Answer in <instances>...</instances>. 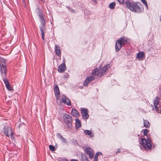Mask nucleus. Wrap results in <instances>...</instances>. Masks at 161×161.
Listing matches in <instances>:
<instances>
[{"label": "nucleus", "mask_w": 161, "mask_h": 161, "mask_svg": "<svg viewBox=\"0 0 161 161\" xmlns=\"http://www.w3.org/2000/svg\"><path fill=\"white\" fill-rule=\"evenodd\" d=\"M125 3L127 7L131 11L139 13L141 11L140 7V3L137 2L133 3L130 0H125Z\"/></svg>", "instance_id": "obj_1"}, {"label": "nucleus", "mask_w": 161, "mask_h": 161, "mask_svg": "<svg viewBox=\"0 0 161 161\" xmlns=\"http://www.w3.org/2000/svg\"><path fill=\"white\" fill-rule=\"evenodd\" d=\"M147 141L145 138H142L141 139L140 148L142 150L147 151L151 150L152 148L151 141L150 138H147Z\"/></svg>", "instance_id": "obj_2"}, {"label": "nucleus", "mask_w": 161, "mask_h": 161, "mask_svg": "<svg viewBox=\"0 0 161 161\" xmlns=\"http://www.w3.org/2000/svg\"><path fill=\"white\" fill-rule=\"evenodd\" d=\"M40 22L41 24V26H40V29L41 33L42 38L44 40V35L45 32V25L46 24L45 18H44V16L42 13H40L39 15Z\"/></svg>", "instance_id": "obj_3"}, {"label": "nucleus", "mask_w": 161, "mask_h": 161, "mask_svg": "<svg viewBox=\"0 0 161 161\" xmlns=\"http://www.w3.org/2000/svg\"><path fill=\"white\" fill-rule=\"evenodd\" d=\"M129 39L125 37H123L117 40L116 42L115 48L116 52H118L122 45H124L129 42Z\"/></svg>", "instance_id": "obj_4"}, {"label": "nucleus", "mask_w": 161, "mask_h": 161, "mask_svg": "<svg viewBox=\"0 0 161 161\" xmlns=\"http://www.w3.org/2000/svg\"><path fill=\"white\" fill-rule=\"evenodd\" d=\"M64 119L65 123L68 127L70 128L72 126V118L71 116L68 114H65L64 116Z\"/></svg>", "instance_id": "obj_5"}, {"label": "nucleus", "mask_w": 161, "mask_h": 161, "mask_svg": "<svg viewBox=\"0 0 161 161\" xmlns=\"http://www.w3.org/2000/svg\"><path fill=\"white\" fill-rule=\"evenodd\" d=\"M160 99L157 97L154 99L153 101L154 105L157 112H161V106L159 104Z\"/></svg>", "instance_id": "obj_6"}, {"label": "nucleus", "mask_w": 161, "mask_h": 161, "mask_svg": "<svg viewBox=\"0 0 161 161\" xmlns=\"http://www.w3.org/2000/svg\"><path fill=\"white\" fill-rule=\"evenodd\" d=\"M109 65L108 64L106 66H103L101 69L98 70V71L97 75L99 76H101L104 75L107 69L109 68Z\"/></svg>", "instance_id": "obj_7"}, {"label": "nucleus", "mask_w": 161, "mask_h": 161, "mask_svg": "<svg viewBox=\"0 0 161 161\" xmlns=\"http://www.w3.org/2000/svg\"><path fill=\"white\" fill-rule=\"evenodd\" d=\"M60 102L61 103H63L68 105L69 106L71 105L70 101L69 99L64 95L61 96Z\"/></svg>", "instance_id": "obj_8"}, {"label": "nucleus", "mask_w": 161, "mask_h": 161, "mask_svg": "<svg viewBox=\"0 0 161 161\" xmlns=\"http://www.w3.org/2000/svg\"><path fill=\"white\" fill-rule=\"evenodd\" d=\"M94 79L95 77L94 76H91L87 77L84 82V85L85 86H87L90 82L93 80Z\"/></svg>", "instance_id": "obj_9"}, {"label": "nucleus", "mask_w": 161, "mask_h": 161, "mask_svg": "<svg viewBox=\"0 0 161 161\" xmlns=\"http://www.w3.org/2000/svg\"><path fill=\"white\" fill-rule=\"evenodd\" d=\"M87 113L88 110L87 109H82L81 110V113L84 119H87L89 118V114Z\"/></svg>", "instance_id": "obj_10"}, {"label": "nucleus", "mask_w": 161, "mask_h": 161, "mask_svg": "<svg viewBox=\"0 0 161 161\" xmlns=\"http://www.w3.org/2000/svg\"><path fill=\"white\" fill-rule=\"evenodd\" d=\"M86 154L88 155L90 158H92L93 157V152L92 149L89 147L86 148L85 150Z\"/></svg>", "instance_id": "obj_11"}, {"label": "nucleus", "mask_w": 161, "mask_h": 161, "mask_svg": "<svg viewBox=\"0 0 161 161\" xmlns=\"http://www.w3.org/2000/svg\"><path fill=\"white\" fill-rule=\"evenodd\" d=\"M4 133L5 134L9 137L10 136H12L13 135V133L12 131V130L10 127L7 128L5 130Z\"/></svg>", "instance_id": "obj_12"}, {"label": "nucleus", "mask_w": 161, "mask_h": 161, "mask_svg": "<svg viewBox=\"0 0 161 161\" xmlns=\"http://www.w3.org/2000/svg\"><path fill=\"white\" fill-rule=\"evenodd\" d=\"M54 92L55 93V96L57 100L59 99V97L60 95V92L58 86L56 85L54 87Z\"/></svg>", "instance_id": "obj_13"}, {"label": "nucleus", "mask_w": 161, "mask_h": 161, "mask_svg": "<svg viewBox=\"0 0 161 161\" xmlns=\"http://www.w3.org/2000/svg\"><path fill=\"white\" fill-rule=\"evenodd\" d=\"M66 69L65 64H61L58 68L59 72L62 73Z\"/></svg>", "instance_id": "obj_14"}, {"label": "nucleus", "mask_w": 161, "mask_h": 161, "mask_svg": "<svg viewBox=\"0 0 161 161\" xmlns=\"http://www.w3.org/2000/svg\"><path fill=\"white\" fill-rule=\"evenodd\" d=\"M5 63H4V64H2L1 65L0 63V65L1 67V71L2 73H3L5 74L6 73L7 70L6 69V66L5 65Z\"/></svg>", "instance_id": "obj_15"}, {"label": "nucleus", "mask_w": 161, "mask_h": 161, "mask_svg": "<svg viewBox=\"0 0 161 161\" xmlns=\"http://www.w3.org/2000/svg\"><path fill=\"white\" fill-rule=\"evenodd\" d=\"M71 114L74 116L77 117L80 115L78 112L75 109H73L71 112Z\"/></svg>", "instance_id": "obj_16"}, {"label": "nucleus", "mask_w": 161, "mask_h": 161, "mask_svg": "<svg viewBox=\"0 0 161 161\" xmlns=\"http://www.w3.org/2000/svg\"><path fill=\"white\" fill-rule=\"evenodd\" d=\"M55 50L56 52V54L58 56H59L61 54V51L59 47L57 45H55Z\"/></svg>", "instance_id": "obj_17"}, {"label": "nucleus", "mask_w": 161, "mask_h": 161, "mask_svg": "<svg viewBox=\"0 0 161 161\" xmlns=\"http://www.w3.org/2000/svg\"><path fill=\"white\" fill-rule=\"evenodd\" d=\"M144 53L142 52H140L137 54L136 58L139 59L142 58L143 56L144 55Z\"/></svg>", "instance_id": "obj_18"}, {"label": "nucleus", "mask_w": 161, "mask_h": 161, "mask_svg": "<svg viewBox=\"0 0 161 161\" xmlns=\"http://www.w3.org/2000/svg\"><path fill=\"white\" fill-rule=\"evenodd\" d=\"M81 126V122L78 119H76V127L77 129L80 128Z\"/></svg>", "instance_id": "obj_19"}, {"label": "nucleus", "mask_w": 161, "mask_h": 161, "mask_svg": "<svg viewBox=\"0 0 161 161\" xmlns=\"http://www.w3.org/2000/svg\"><path fill=\"white\" fill-rule=\"evenodd\" d=\"M84 133L86 135H90V137H93L94 136L93 134L90 130H86L84 131Z\"/></svg>", "instance_id": "obj_20"}, {"label": "nucleus", "mask_w": 161, "mask_h": 161, "mask_svg": "<svg viewBox=\"0 0 161 161\" xmlns=\"http://www.w3.org/2000/svg\"><path fill=\"white\" fill-rule=\"evenodd\" d=\"M144 126L146 128H148L150 126V123L147 120H144Z\"/></svg>", "instance_id": "obj_21"}, {"label": "nucleus", "mask_w": 161, "mask_h": 161, "mask_svg": "<svg viewBox=\"0 0 161 161\" xmlns=\"http://www.w3.org/2000/svg\"><path fill=\"white\" fill-rule=\"evenodd\" d=\"M115 5V3L114 2L111 3L109 5V8L112 9H113L114 8V6Z\"/></svg>", "instance_id": "obj_22"}, {"label": "nucleus", "mask_w": 161, "mask_h": 161, "mask_svg": "<svg viewBox=\"0 0 161 161\" xmlns=\"http://www.w3.org/2000/svg\"><path fill=\"white\" fill-rule=\"evenodd\" d=\"M100 153L99 152L96 153L95 156L93 161H97L98 156Z\"/></svg>", "instance_id": "obj_23"}, {"label": "nucleus", "mask_w": 161, "mask_h": 161, "mask_svg": "<svg viewBox=\"0 0 161 161\" xmlns=\"http://www.w3.org/2000/svg\"><path fill=\"white\" fill-rule=\"evenodd\" d=\"M82 159V161H89L88 158L85 155H81Z\"/></svg>", "instance_id": "obj_24"}, {"label": "nucleus", "mask_w": 161, "mask_h": 161, "mask_svg": "<svg viewBox=\"0 0 161 161\" xmlns=\"http://www.w3.org/2000/svg\"><path fill=\"white\" fill-rule=\"evenodd\" d=\"M98 71V70L97 68L95 69L92 71L93 74L95 75H97Z\"/></svg>", "instance_id": "obj_25"}, {"label": "nucleus", "mask_w": 161, "mask_h": 161, "mask_svg": "<svg viewBox=\"0 0 161 161\" xmlns=\"http://www.w3.org/2000/svg\"><path fill=\"white\" fill-rule=\"evenodd\" d=\"M49 148L50 151H53L55 150L54 147L52 145H50L49 146Z\"/></svg>", "instance_id": "obj_26"}, {"label": "nucleus", "mask_w": 161, "mask_h": 161, "mask_svg": "<svg viewBox=\"0 0 161 161\" xmlns=\"http://www.w3.org/2000/svg\"><path fill=\"white\" fill-rule=\"evenodd\" d=\"M141 1L143 3L145 4L147 8V9L148 8V6L146 1L145 0H141Z\"/></svg>", "instance_id": "obj_27"}, {"label": "nucleus", "mask_w": 161, "mask_h": 161, "mask_svg": "<svg viewBox=\"0 0 161 161\" xmlns=\"http://www.w3.org/2000/svg\"><path fill=\"white\" fill-rule=\"evenodd\" d=\"M3 80L6 86V85H8L9 83L8 80L7 79H4Z\"/></svg>", "instance_id": "obj_28"}, {"label": "nucleus", "mask_w": 161, "mask_h": 161, "mask_svg": "<svg viewBox=\"0 0 161 161\" xmlns=\"http://www.w3.org/2000/svg\"><path fill=\"white\" fill-rule=\"evenodd\" d=\"M6 88L8 90H12V87L9 84L8 85H6Z\"/></svg>", "instance_id": "obj_29"}, {"label": "nucleus", "mask_w": 161, "mask_h": 161, "mask_svg": "<svg viewBox=\"0 0 161 161\" xmlns=\"http://www.w3.org/2000/svg\"><path fill=\"white\" fill-rule=\"evenodd\" d=\"M148 132V130L147 129H145L143 131L144 134L145 136H146Z\"/></svg>", "instance_id": "obj_30"}, {"label": "nucleus", "mask_w": 161, "mask_h": 161, "mask_svg": "<svg viewBox=\"0 0 161 161\" xmlns=\"http://www.w3.org/2000/svg\"><path fill=\"white\" fill-rule=\"evenodd\" d=\"M57 136L58 138H59L60 139H61V138L63 137L59 133L57 134Z\"/></svg>", "instance_id": "obj_31"}, {"label": "nucleus", "mask_w": 161, "mask_h": 161, "mask_svg": "<svg viewBox=\"0 0 161 161\" xmlns=\"http://www.w3.org/2000/svg\"><path fill=\"white\" fill-rule=\"evenodd\" d=\"M63 142L65 143L66 142V140L63 137L61 138V139H60Z\"/></svg>", "instance_id": "obj_32"}, {"label": "nucleus", "mask_w": 161, "mask_h": 161, "mask_svg": "<svg viewBox=\"0 0 161 161\" xmlns=\"http://www.w3.org/2000/svg\"><path fill=\"white\" fill-rule=\"evenodd\" d=\"M118 1L120 3L122 4L123 3L124 0H118Z\"/></svg>", "instance_id": "obj_33"}, {"label": "nucleus", "mask_w": 161, "mask_h": 161, "mask_svg": "<svg viewBox=\"0 0 161 161\" xmlns=\"http://www.w3.org/2000/svg\"><path fill=\"white\" fill-rule=\"evenodd\" d=\"M120 152V150L119 149H118V150L116 152V153L117 154L119 153Z\"/></svg>", "instance_id": "obj_34"}, {"label": "nucleus", "mask_w": 161, "mask_h": 161, "mask_svg": "<svg viewBox=\"0 0 161 161\" xmlns=\"http://www.w3.org/2000/svg\"><path fill=\"white\" fill-rule=\"evenodd\" d=\"M71 11L72 12H74V10L72 9Z\"/></svg>", "instance_id": "obj_35"}, {"label": "nucleus", "mask_w": 161, "mask_h": 161, "mask_svg": "<svg viewBox=\"0 0 161 161\" xmlns=\"http://www.w3.org/2000/svg\"><path fill=\"white\" fill-rule=\"evenodd\" d=\"M160 21H161V19H160Z\"/></svg>", "instance_id": "obj_36"}]
</instances>
